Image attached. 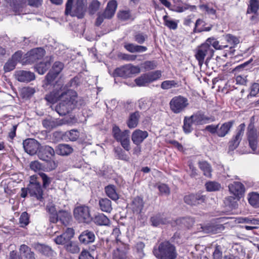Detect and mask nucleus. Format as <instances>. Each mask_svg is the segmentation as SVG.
Returning a JSON list of instances; mask_svg holds the SVG:
<instances>
[{
    "mask_svg": "<svg viewBox=\"0 0 259 259\" xmlns=\"http://www.w3.org/2000/svg\"><path fill=\"white\" fill-rule=\"evenodd\" d=\"M59 101V104L55 107V110L61 116L65 115L75 108H79L84 104V100L78 96L75 91L70 89L61 93Z\"/></svg>",
    "mask_w": 259,
    "mask_h": 259,
    "instance_id": "1",
    "label": "nucleus"
},
{
    "mask_svg": "<svg viewBox=\"0 0 259 259\" xmlns=\"http://www.w3.org/2000/svg\"><path fill=\"white\" fill-rule=\"evenodd\" d=\"M59 101V104L55 107V110L61 116L65 115L75 108H79L84 104V100L78 96L75 91L70 89L61 93Z\"/></svg>",
    "mask_w": 259,
    "mask_h": 259,
    "instance_id": "2",
    "label": "nucleus"
},
{
    "mask_svg": "<svg viewBox=\"0 0 259 259\" xmlns=\"http://www.w3.org/2000/svg\"><path fill=\"white\" fill-rule=\"evenodd\" d=\"M153 253L157 259H176L178 255L176 247L169 241H164L155 246Z\"/></svg>",
    "mask_w": 259,
    "mask_h": 259,
    "instance_id": "3",
    "label": "nucleus"
},
{
    "mask_svg": "<svg viewBox=\"0 0 259 259\" xmlns=\"http://www.w3.org/2000/svg\"><path fill=\"white\" fill-rule=\"evenodd\" d=\"M74 0H67L65 5V14L71 17H76L78 19L84 17L87 6L84 0H76L73 6Z\"/></svg>",
    "mask_w": 259,
    "mask_h": 259,
    "instance_id": "4",
    "label": "nucleus"
},
{
    "mask_svg": "<svg viewBox=\"0 0 259 259\" xmlns=\"http://www.w3.org/2000/svg\"><path fill=\"white\" fill-rule=\"evenodd\" d=\"M214 52L211 47L207 44H203L197 48L195 57L200 67H201L204 63L207 66L209 60L213 56Z\"/></svg>",
    "mask_w": 259,
    "mask_h": 259,
    "instance_id": "5",
    "label": "nucleus"
},
{
    "mask_svg": "<svg viewBox=\"0 0 259 259\" xmlns=\"http://www.w3.org/2000/svg\"><path fill=\"white\" fill-rule=\"evenodd\" d=\"M130 133L129 130H126L122 131L116 125L112 127V135L114 138L117 142L120 143L122 147L126 151H130L131 149Z\"/></svg>",
    "mask_w": 259,
    "mask_h": 259,
    "instance_id": "6",
    "label": "nucleus"
},
{
    "mask_svg": "<svg viewBox=\"0 0 259 259\" xmlns=\"http://www.w3.org/2000/svg\"><path fill=\"white\" fill-rule=\"evenodd\" d=\"M55 153L54 149L48 145L41 146L40 144L36 154L40 160L47 161L48 164H50V169L53 170L57 166V163L51 160V157L55 155Z\"/></svg>",
    "mask_w": 259,
    "mask_h": 259,
    "instance_id": "7",
    "label": "nucleus"
},
{
    "mask_svg": "<svg viewBox=\"0 0 259 259\" xmlns=\"http://www.w3.org/2000/svg\"><path fill=\"white\" fill-rule=\"evenodd\" d=\"M189 105L188 99L181 95L174 97L169 103L170 109L175 114L182 113Z\"/></svg>",
    "mask_w": 259,
    "mask_h": 259,
    "instance_id": "8",
    "label": "nucleus"
},
{
    "mask_svg": "<svg viewBox=\"0 0 259 259\" xmlns=\"http://www.w3.org/2000/svg\"><path fill=\"white\" fill-rule=\"evenodd\" d=\"M64 68V64L60 62L54 63L49 72L45 76L43 87L47 88L49 85L54 84V81Z\"/></svg>",
    "mask_w": 259,
    "mask_h": 259,
    "instance_id": "9",
    "label": "nucleus"
},
{
    "mask_svg": "<svg viewBox=\"0 0 259 259\" xmlns=\"http://www.w3.org/2000/svg\"><path fill=\"white\" fill-rule=\"evenodd\" d=\"M73 214L75 219L79 223H88L92 220L89 208L85 205L75 207Z\"/></svg>",
    "mask_w": 259,
    "mask_h": 259,
    "instance_id": "10",
    "label": "nucleus"
},
{
    "mask_svg": "<svg viewBox=\"0 0 259 259\" xmlns=\"http://www.w3.org/2000/svg\"><path fill=\"white\" fill-rule=\"evenodd\" d=\"M140 72V68L139 66L128 64L116 68L114 73L117 76L127 78L130 77L133 75L138 74Z\"/></svg>",
    "mask_w": 259,
    "mask_h": 259,
    "instance_id": "11",
    "label": "nucleus"
},
{
    "mask_svg": "<svg viewBox=\"0 0 259 259\" xmlns=\"http://www.w3.org/2000/svg\"><path fill=\"white\" fill-rule=\"evenodd\" d=\"M54 89L52 92L45 96V100L50 103H54L59 100L61 97V93L65 91V87L60 81H56L53 84Z\"/></svg>",
    "mask_w": 259,
    "mask_h": 259,
    "instance_id": "12",
    "label": "nucleus"
},
{
    "mask_svg": "<svg viewBox=\"0 0 259 259\" xmlns=\"http://www.w3.org/2000/svg\"><path fill=\"white\" fill-rule=\"evenodd\" d=\"M245 127V124L244 123L240 124L238 126L236 134L233 136L229 142V150L233 151L238 147L244 135Z\"/></svg>",
    "mask_w": 259,
    "mask_h": 259,
    "instance_id": "13",
    "label": "nucleus"
},
{
    "mask_svg": "<svg viewBox=\"0 0 259 259\" xmlns=\"http://www.w3.org/2000/svg\"><path fill=\"white\" fill-rule=\"evenodd\" d=\"M40 144L35 139L28 138L23 142L24 151L30 155L36 154Z\"/></svg>",
    "mask_w": 259,
    "mask_h": 259,
    "instance_id": "14",
    "label": "nucleus"
},
{
    "mask_svg": "<svg viewBox=\"0 0 259 259\" xmlns=\"http://www.w3.org/2000/svg\"><path fill=\"white\" fill-rule=\"evenodd\" d=\"M206 197L201 193H191L185 196L184 197V202L191 206H196L204 203Z\"/></svg>",
    "mask_w": 259,
    "mask_h": 259,
    "instance_id": "15",
    "label": "nucleus"
},
{
    "mask_svg": "<svg viewBox=\"0 0 259 259\" xmlns=\"http://www.w3.org/2000/svg\"><path fill=\"white\" fill-rule=\"evenodd\" d=\"M74 234L75 231L72 228H67L62 234L54 238V240L57 244L65 246L74 237Z\"/></svg>",
    "mask_w": 259,
    "mask_h": 259,
    "instance_id": "16",
    "label": "nucleus"
},
{
    "mask_svg": "<svg viewBox=\"0 0 259 259\" xmlns=\"http://www.w3.org/2000/svg\"><path fill=\"white\" fill-rule=\"evenodd\" d=\"M193 120L194 123L197 125H201L213 122L215 120L214 117H208L204 115L202 112L198 111L190 116Z\"/></svg>",
    "mask_w": 259,
    "mask_h": 259,
    "instance_id": "17",
    "label": "nucleus"
},
{
    "mask_svg": "<svg viewBox=\"0 0 259 259\" xmlns=\"http://www.w3.org/2000/svg\"><path fill=\"white\" fill-rule=\"evenodd\" d=\"M78 238L81 244L88 245L95 241L96 236L93 231L86 230L81 233Z\"/></svg>",
    "mask_w": 259,
    "mask_h": 259,
    "instance_id": "18",
    "label": "nucleus"
},
{
    "mask_svg": "<svg viewBox=\"0 0 259 259\" xmlns=\"http://www.w3.org/2000/svg\"><path fill=\"white\" fill-rule=\"evenodd\" d=\"M27 189L31 196H33L40 201L44 199V191L40 183H37V184L28 185Z\"/></svg>",
    "mask_w": 259,
    "mask_h": 259,
    "instance_id": "19",
    "label": "nucleus"
},
{
    "mask_svg": "<svg viewBox=\"0 0 259 259\" xmlns=\"http://www.w3.org/2000/svg\"><path fill=\"white\" fill-rule=\"evenodd\" d=\"M15 77L20 82H28L35 79L34 73L29 71L19 70L15 72Z\"/></svg>",
    "mask_w": 259,
    "mask_h": 259,
    "instance_id": "20",
    "label": "nucleus"
},
{
    "mask_svg": "<svg viewBox=\"0 0 259 259\" xmlns=\"http://www.w3.org/2000/svg\"><path fill=\"white\" fill-rule=\"evenodd\" d=\"M228 187L231 193L239 198L242 196L245 192L244 185L239 182H234L230 184Z\"/></svg>",
    "mask_w": 259,
    "mask_h": 259,
    "instance_id": "21",
    "label": "nucleus"
},
{
    "mask_svg": "<svg viewBox=\"0 0 259 259\" xmlns=\"http://www.w3.org/2000/svg\"><path fill=\"white\" fill-rule=\"evenodd\" d=\"M46 51L41 48H36L31 50L28 53V60L31 62H34L40 60L45 56Z\"/></svg>",
    "mask_w": 259,
    "mask_h": 259,
    "instance_id": "22",
    "label": "nucleus"
},
{
    "mask_svg": "<svg viewBox=\"0 0 259 259\" xmlns=\"http://www.w3.org/2000/svg\"><path fill=\"white\" fill-rule=\"evenodd\" d=\"M148 136V133L147 131L136 130L132 134V140L135 144L139 146Z\"/></svg>",
    "mask_w": 259,
    "mask_h": 259,
    "instance_id": "23",
    "label": "nucleus"
},
{
    "mask_svg": "<svg viewBox=\"0 0 259 259\" xmlns=\"http://www.w3.org/2000/svg\"><path fill=\"white\" fill-rule=\"evenodd\" d=\"M234 123V120H230L224 122L221 125H220V124H218V136L221 138L226 136L229 133Z\"/></svg>",
    "mask_w": 259,
    "mask_h": 259,
    "instance_id": "24",
    "label": "nucleus"
},
{
    "mask_svg": "<svg viewBox=\"0 0 259 259\" xmlns=\"http://www.w3.org/2000/svg\"><path fill=\"white\" fill-rule=\"evenodd\" d=\"M117 7V2L115 0L110 1L108 3L104 12L107 19H111L115 14Z\"/></svg>",
    "mask_w": 259,
    "mask_h": 259,
    "instance_id": "25",
    "label": "nucleus"
},
{
    "mask_svg": "<svg viewBox=\"0 0 259 259\" xmlns=\"http://www.w3.org/2000/svg\"><path fill=\"white\" fill-rule=\"evenodd\" d=\"M73 149L69 145L65 144H59L56 148V152L58 155L68 156L73 152Z\"/></svg>",
    "mask_w": 259,
    "mask_h": 259,
    "instance_id": "26",
    "label": "nucleus"
},
{
    "mask_svg": "<svg viewBox=\"0 0 259 259\" xmlns=\"http://www.w3.org/2000/svg\"><path fill=\"white\" fill-rule=\"evenodd\" d=\"M64 122L61 120H57L52 118L44 119L42 121L43 126L47 129H52L62 125Z\"/></svg>",
    "mask_w": 259,
    "mask_h": 259,
    "instance_id": "27",
    "label": "nucleus"
},
{
    "mask_svg": "<svg viewBox=\"0 0 259 259\" xmlns=\"http://www.w3.org/2000/svg\"><path fill=\"white\" fill-rule=\"evenodd\" d=\"M19 251L25 259H36L34 252L25 244H22L20 246Z\"/></svg>",
    "mask_w": 259,
    "mask_h": 259,
    "instance_id": "28",
    "label": "nucleus"
},
{
    "mask_svg": "<svg viewBox=\"0 0 259 259\" xmlns=\"http://www.w3.org/2000/svg\"><path fill=\"white\" fill-rule=\"evenodd\" d=\"M59 221L64 226L69 225L72 219L71 213L68 211L60 210L58 211Z\"/></svg>",
    "mask_w": 259,
    "mask_h": 259,
    "instance_id": "29",
    "label": "nucleus"
},
{
    "mask_svg": "<svg viewBox=\"0 0 259 259\" xmlns=\"http://www.w3.org/2000/svg\"><path fill=\"white\" fill-rule=\"evenodd\" d=\"M224 37L226 41L230 44L228 47L230 49V53L233 54L235 51L234 48L240 42L239 38L231 34H227Z\"/></svg>",
    "mask_w": 259,
    "mask_h": 259,
    "instance_id": "30",
    "label": "nucleus"
},
{
    "mask_svg": "<svg viewBox=\"0 0 259 259\" xmlns=\"http://www.w3.org/2000/svg\"><path fill=\"white\" fill-rule=\"evenodd\" d=\"M140 116V112L139 111H136L131 113L126 122L127 126L130 128H134L137 127L138 124Z\"/></svg>",
    "mask_w": 259,
    "mask_h": 259,
    "instance_id": "31",
    "label": "nucleus"
},
{
    "mask_svg": "<svg viewBox=\"0 0 259 259\" xmlns=\"http://www.w3.org/2000/svg\"><path fill=\"white\" fill-rule=\"evenodd\" d=\"M131 205L132 208L134 213H141L144 207L143 199L139 196L136 197L133 200Z\"/></svg>",
    "mask_w": 259,
    "mask_h": 259,
    "instance_id": "32",
    "label": "nucleus"
},
{
    "mask_svg": "<svg viewBox=\"0 0 259 259\" xmlns=\"http://www.w3.org/2000/svg\"><path fill=\"white\" fill-rule=\"evenodd\" d=\"M125 150L123 149L120 146H117L114 148L113 151L114 153L115 157L119 160H123L125 161H128L130 157L126 153Z\"/></svg>",
    "mask_w": 259,
    "mask_h": 259,
    "instance_id": "33",
    "label": "nucleus"
},
{
    "mask_svg": "<svg viewBox=\"0 0 259 259\" xmlns=\"http://www.w3.org/2000/svg\"><path fill=\"white\" fill-rule=\"evenodd\" d=\"M124 48L128 52L134 53H143L147 50V48L144 46L127 44L124 45Z\"/></svg>",
    "mask_w": 259,
    "mask_h": 259,
    "instance_id": "34",
    "label": "nucleus"
},
{
    "mask_svg": "<svg viewBox=\"0 0 259 259\" xmlns=\"http://www.w3.org/2000/svg\"><path fill=\"white\" fill-rule=\"evenodd\" d=\"M151 225L154 227L158 226L160 225L166 224L168 223L167 219L164 217L163 214L160 213L156 214L150 218Z\"/></svg>",
    "mask_w": 259,
    "mask_h": 259,
    "instance_id": "35",
    "label": "nucleus"
},
{
    "mask_svg": "<svg viewBox=\"0 0 259 259\" xmlns=\"http://www.w3.org/2000/svg\"><path fill=\"white\" fill-rule=\"evenodd\" d=\"M33 247L40 253L49 256L52 253V250L49 246L39 243H35L32 245Z\"/></svg>",
    "mask_w": 259,
    "mask_h": 259,
    "instance_id": "36",
    "label": "nucleus"
},
{
    "mask_svg": "<svg viewBox=\"0 0 259 259\" xmlns=\"http://www.w3.org/2000/svg\"><path fill=\"white\" fill-rule=\"evenodd\" d=\"M105 192L107 196L113 200H117L119 195L116 191V187L113 185H109L105 187Z\"/></svg>",
    "mask_w": 259,
    "mask_h": 259,
    "instance_id": "37",
    "label": "nucleus"
},
{
    "mask_svg": "<svg viewBox=\"0 0 259 259\" xmlns=\"http://www.w3.org/2000/svg\"><path fill=\"white\" fill-rule=\"evenodd\" d=\"M99 204L102 211L110 213L112 210L111 201L107 198L100 199Z\"/></svg>",
    "mask_w": 259,
    "mask_h": 259,
    "instance_id": "38",
    "label": "nucleus"
},
{
    "mask_svg": "<svg viewBox=\"0 0 259 259\" xmlns=\"http://www.w3.org/2000/svg\"><path fill=\"white\" fill-rule=\"evenodd\" d=\"M66 250L72 254L78 253L80 251L78 243L76 241H70L65 246Z\"/></svg>",
    "mask_w": 259,
    "mask_h": 259,
    "instance_id": "39",
    "label": "nucleus"
},
{
    "mask_svg": "<svg viewBox=\"0 0 259 259\" xmlns=\"http://www.w3.org/2000/svg\"><path fill=\"white\" fill-rule=\"evenodd\" d=\"M194 223V220L191 217H184L178 219L176 221L177 225L182 227L189 228L191 227Z\"/></svg>",
    "mask_w": 259,
    "mask_h": 259,
    "instance_id": "40",
    "label": "nucleus"
},
{
    "mask_svg": "<svg viewBox=\"0 0 259 259\" xmlns=\"http://www.w3.org/2000/svg\"><path fill=\"white\" fill-rule=\"evenodd\" d=\"M240 198L237 196H228L224 200V203L230 208L235 209L238 206V201Z\"/></svg>",
    "mask_w": 259,
    "mask_h": 259,
    "instance_id": "41",
    "label": "nucleus"
},
{
    "mask_svg": "<svg viewBox=\"0 0 259 259\" xmlns=\"http://www.w3.org/2000/svg\"><path fill=\"white\" fill-rule=\"evenodd\" d=\"M94 223L99 226H108L110 224V220L104 214L100 213L95 216Z\"/></svg>",
    "mask_w": 259,
    "mask_h": 259,
    "instance_id": "42",
    "label": "nucleus"
},
{
    "mask_svg": "<svg viewBox=\"0 0 259 259\" xmlns=\"http://www.w3.org/2000/svg\"><path fill=\"white\" fill-rule=\"evenodd\" d=\"M259 10V0H249L246 13L256 14Z\"/></svg>",
    "mask_w": 259,
    "mask_h": 259,
    "instance_id": "43",
    "label": "nucleus"
},
{
    "mask_svg": "<svg viewBox=\"0 0 259 259\" xmlns=\"http://www.w3.org/2000/svg\"><path fill=\"white\" fill-rule=\"evenodd\" d=\"M199 166L203 171L204 176L208 178L211 177L212 171L211 167L207 162L205 161L199 162Z\"/></svg>",
    "mask_w": 259,
    "mask_h": 259,
    "instance_id": "44",
    "label": "nucleus"
},
{
    "mask_svg": "<svg viewBox=\"0 0 259 259\" xmlns=\"http://www.w3.org/2000/svg\"><path fill=\"white\" fill-rule=\"evenodd\" d=\"M193 123L194 122L190 117L186 116L184 117L183 129L185 134H189L193 131Z\"/></svg>",
    "mask_w": 259,
    "mask_h": 259,
    "instance_id": "45",
    "label": "nucleus"
},
{
    "mask_svg": "<svg viewBox=\"0 0 259 259\" xmlns=\"http://www.w3.org/2000/svg\"><path fill=\"white\" fill-rule=\"evenodd\" d=\"M207 44L209 46H212L216 50H222L224 48L228 47V45L222 46L219 44L218 41L214 37H210L206 39V41L204 43Z\"/></svg>",
    "mask_w": 259,
    "mask_h": 259,
    "instance_id": "46",
    "label": "nucleus"
},
{
    "mask_svg": "<svg viewBox=\"0 0 259 259\" xmlns=\"http://www.w3.org/2000/svg\"><path fill=\"white\" fill-rule=\"evenodd\" d=\"M248 200L251 205L255 208L259 207V194L256 192L249 193Z\"/></svg>",
    "mask_w": 259,
    "mask_h": 259,
    "instance_id": "47",
    "label": "nucleus"
},
{
    "mask_svg": "<svg viewBox=\"0 0 259 259\" xmlns=\"http://www.w3.org/2000/svg\"><path fill=\"white\" fill-rule=\"evenodd\" d=\"M135 81L139 87L146 86L151 83L147 73L143 74L140 76L137 77L135 79Z\"/></svg>",
    "mask_w": 259,
    "mask_h": 259,
    "instance_id": "48",
    "label": "nucleus"
},
{
    "mask_svg": "<svg viewBox=\"0 0 259 259\" xmlns=\"http://www.w3.org/2000/svg\"><path fill=\"white\" fill-rule=\"evenodd\" d=\"M117 17L121 21H126L130 19L134 20V18L132 17L130 10L119 11L117 13Z\"/></svg>",
    "mask_w": 259,
    "mask_h": 259,
    "instance_id": "49",
    "label": "nucleus"
},
{
    "mask_svg": "<svg viewBox=\"0 0 259 259\" xmlns=\"http://www.w3.org/2000/svg\"><path fill=\"white\" fill-rule=\"evenodd\" d=\"M239 223H246L251 225H259V219L252 217H242L238 219Z\"/></svg>",
    "mask_w": 259,
    "mask_h": 259,
    "instance_id": "50",
    "label": "nucleus"
},
{
    "mask_svg": "<svg viewBox=\"0 0 259 259\" xmlns=\"http://www.w3.org/2000/svg\"><path fill=\"white\" fill-rule=\"evenodd\" d=\"M206 190L209 192L219 191L221 188V184L216 182L210 181L205 185Z\"/></svg>",
    "mask_w": 259,
    "mask_h": 259,
    "instance_id": "51",
    "label": "nucleus"
},
{
    "mask_svg": "<svg viewBox=\"0 0 259 259\" xmlns=\"http://www.w3.org/2000/svg\"><path fill=\"white\" fill-rule=\"evenodd\" d=\"M224 246L222 244H217L213 252V259H222Z\"/></svg>",
    "mask_w": 259,
    "mask_h": 259,
    "instance_id": "52",
    "label": "nucleus"
},
{
    "mask_svg": "<svg viewBox=\"0 0 259 259\" xmlns=\"http://www.w3.org/2000/svg\"><path fill=\"white\" fill-rule=\"evenodd\" d=\"M38 175L42 179V187L44 189H47L51 184L53 178L49 177L47 174L42 172H39Z\"/></svg>",
    "mask_w": 259,
    "mask_h": 259,
    "instance_id": "53",
    "label": "nucleus"
},
{
    "mask_svg": "<svg viewBox=\"0 0 259 259\" xmlns=\"http://www.w3.org/2000/svg\"><path fill=\"white\" fill-rule=\"evenodd\" d=\"M50 66V63L49 62H40L36 66L35 69L39 74H44Z\"/></svg>",
    "mask_w": 259,
    "mask_h": 259,
    "instance_id": "54",
    "label": "nucleus"
},
{
    "mask_svg": "<svg viewBox=\"0 0 259 259\" xmlns=\"http://www.w3.org/2000/svg\"><path fill=\"white\" fill-rule=\"evenodd\" d=\"M168 16L165 15L163 17L164 25L170 29L175 30L178 27V23L174 20H168Z\"/></svg>",
    "mask_w": 259,
    "mask_h": 259,
    "instance_id": "55",
    "label": "nucleus"
},
{
    "mask_svg": "<svg viewBox=\"0 0 259 259\" xmlns=\"http://www.w3.org/2000/svg\"><path fill=\"white\" fill-rule=\"evenodd\" d=\"M19 223L20 226L25 227L29 223V215L26 212H23L21 213L19 218Z\"/></svg>",
    "mask_w": 259,
    "mask_h": 259,
    "instance_id": "56",
    "label": "nucleus"
},
{
    "mask_svg": "<svg viewBox=\"0 0 259 259\" xmlns=\"http://www.w3.org/2000/svg\"><path fill=\"white\" fill-rule=\"evenodd\" d=\"M157 66V62L155 61H146L141 64L142 68L146 70L154 69Z\"/></svg>",
    "mask_w": 259,
    "mask_h": 259,
    "instance_id": "57",
    "label": "nucleus"
},
{
    "mask_svg": "<svg viewBox=\"0 0 259 259\" xmlns=\"http://www.w3.org/2000/svg\"><path fill=\"white\" fill-rule=\"evenodd\" d=\"M16 65L15 62L10 58L4 66V70L5 72H10L15 68Z\"/></svg>",
    "mask_w": 259,
    "mask_h": 259,
    "instance_id": "58",
    "label": "nucleus"
},
{
    "mask_svg": "<svg viewBox=\"0 0 259 259\" xmlns=\"http://www.w3.org/2000/svg\"><path fill=\"white\" fill-rule=\"evenodd\" d=\"M100 3L98 0H93L89 5V11L92 14L96 12L100 8Z\"/></svg>",
    "mask_w": 259,
    "mask_h": 259,
    "instance_id": "59",
    "label": "nucleus"
},
{
    "mask_svg": "<svg viewBox=\"0 0 259 259\" xmlns=\"http://www.w3.org/2000/svg\"><path fill=\"white\" fill-rule=\"evenodd\" d=\"M135 40L139 44H143L148 38L147 34L138 32L134 36Z\"/></svg>",
    "mask_w": 259,
    "mask_h": 259,
    "instance_id": "60",
    "label": "nucleus"
},
{
    "mask_svg": "<svg viewBox=\"0 0 259 259\" xmlns=\"http://www.w3.org/2000/svg\"><path fill=\"white\" fill-rule=\"evenodd\" d=\"M150 82H152L157 79H159L161 76V71L156 70L153 72L147 73Z\"/></svg>",
    "mask_w": 259,
    "mask_h": 259,
    "instance_id": "61",
    "label": "nucleus"
},
{
    "mask_svg": "<svg viewBox=\"0 0 259 259\" xmlns=\"http://www.w3.org/2000/svg\"><path fill=\"white\" fill-rule=\"evenodd\" d=\"M145 244L143 242H139L136 244V248L138 254L139 259H142L144 256L143 249L145 247Z\"/></svg>",
    "mask_w": 259,
    "mask_h": 259,
    "instance_id": "62",
    "label": "nucleus"
},
{
    "mask_svg": "<svg viewBox=\"0 0 259 259\" xmlns=\"http://www.w3.org/2000/svg\"><path fill=\"white\" fill-rule=\"evenodd\" d=\"M66 135L71 141H76L79 137V132L77 130H72L66 133Z\"/></svg>",
    "mask_w": 259,
    "mask_h": 259,
    "instance_id": "63",
    "label": "nucleus"
},
{
    "mask_svg": "<svg viewBox=\"0 0 259 259\" xmlns=\"http://www.w3.org/2000/svg\"><path fill=\"white\" fill-rule=\"evenodd\" d=\"M177 85V83L175 80H165L161 83V88L163 90H168Z\"/></svg>",
    "mask_w": 259,
    "mask_h": 259,
    "instance_id": "64",
    "label": "nucleus"
}]
</instances>
